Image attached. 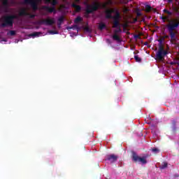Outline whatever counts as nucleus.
Segmentation results:
<instances>
[{"label": "nucleus", "instance_id": "obj_1", "mask_svg": "<svg viewBox=\"0 0 179 179\" xmlns=\"http://www.w3.org/2000/svg\"><path fill=\"white\" fill-rule=\"evenodd\" d=\"M100 8H101V9H106V10L108 9L106 3L101 4V3L96 1L94 2L92 5L87 4L85 12L87 15H90V13H93V12L99 10Z\"/></svg>", "mask_w": 179, "mask_h": 179}, {"label": "nucleus", "instance_id": "obj_2", "mask_svg": "<svg viewBox=\"0 0 179 179\" xmlns=\"http://www.w3.org/2000/svg\"><path fill=\"white\" fill-rule=\"evenodd\" d=\"M15 19H17L16 15L7 14L1 17V27H13V23H15Z\"/></svg>", "mask_w": 179, "mask_h": 179}, {"label": "nucleus", "instance_id": "obj_3", "mask_svg": "<svg viewBox=\"0 0 179 179\" xmlns=\"http://www.w3.org/2000/svg\"><path fill=\"white\" fill-rule=\"evenodd\" d=\"M149 157V155H145L143 157H139L136 152H133L132 156H131V160L134 162V163H141V164H146L148 163V161L146 159Z\"/></svg>", "mask_w": 179, "mask_h": 179}, {"label": "nucleus", "instance_id": "obj_4", "mask_svg": "<svg viewBox=\"0 0 179 179\" xmlns=\"http://www.w3.org/2000/svg\"><path fill=\"white\" fill-rule=\"evenodd\" d=\"M24 3L26 5H30L32 8L33 10H38V3L41 2L43 0H23Z\"/></svg>", "mask_w": 179, "mask_h": 179}, {"label": "nucleus", "instance_id": "obj_5", "mask_svg": "<svg viewBox=\"0 0 179 179\" xmlns=\"http://www.w3.org/2000/svg\"><path fill=\"white\" fill-rule=\"evenodd\" d=\"M113 29H116L114 30V34L113 36V40H115V41H121V38H120V36H118V33L122 31V29H121V23L119 22V26L113 27Z\"/></svg>", "mask_w": 179, "mask_h": 179}, {"label": "nucleus", "instance_id": "obj_6", "mask_svg": "<svg viewBox=\"0 0 179 179\" xmlns=\"http://www.w3.org/2000/svg\"><path fill=\"white\" fill-rule=\"evenodd\" d=\"M112 19H113L112 27H118V26H120V19H121V14L120 13V11H116L115 15H112Z\"/></svg>", "mask_w": 179, "mask_h": 179}, {"label": "nucleus", "instance_id": "obj_7", "mask_svg": "<svg viewBox=\"0 0 179 179\" xmlns=\"http://www.w3.org/2000/svg\"><path fill=\"white\" fill-rule=\"evenodd\" d=\"M169 55V51L167 50H164L162 52H157L156 53V59L158 61H164V57H166V55Z\"/></svg>", "mask_w": 179, "mask_h": 179}, {"label": "nucleus", "instance_id": "obj_8", "mask_svg": "<svg viewBox=\"0 0 179 179\" xmlns=\"http://www.w3.org/2000/svg\"><path fill=\"white\" fill-rule=\"evenodd\" d=\"M55 23L54 18L43 19L40 21V24H45V26H52Z\"/></svg>", "mask_w": 179, "mask_h": 179}, {"label": "nucleus", "instance_id": "obj_9", "mask_svg": "<svg viewBox=\"0 0 179 179\" xmlns=\"http://www.w3.org/2000/svg\"><path fill=\"white\" fill-rule=\"evenodd\" d=\"M179 26V20H176V22L169 24L167 25L169 31H174Z\"/></svg>", "mask_w": 179, "mask_h": 179}, {"label": "nucleus", "instance_id": "obj_10", "mask_svg": "<svg viewBox=\"0 0 179 179\" xmlns=\"http://www.w3.org/2000/svg\"><path fill=\"white\" fill-rule=\"evenodd\" d=\"M106 160H108V162H110V163H115V162H117V160H118V156L114 154L108 155L106 156Z\"/></svg>", "mask_w": 179, "mask_h": 179}, {"label": "nucleus", "instance_id": "obj_11", "mask_svg": "<svg viewBox=\"0 0 179 179\" xmlns=\"http://www.w3.org/2000/svg\"><path fill=\"white\" fill-rule=\"evenodd\" d=\"M43 9H44V10H46V12H48V13H56V10H55V7H50L48 6H45L43 7Z\"/></svg>", "mask_w": 179, "mask_h": 179}, {"label": "nucleus", "instance_id": "obj_12", "mask_svg": "<svg viewBox=\"0 0 179 179\" xmlns=\"http://www.w3.org/2000/svg\"><path fill=\"white\" fill-rule=\"evenodd\" d=\"M106 18V19H113V13H111V8H108L105 10Z\"/></svg>", "mask_w": 179, "mask_h": 179}, {"label": "nucleus", "instance_id": "obj_13", "mask_svg": "<svg viewBox=\"0 0 179 179\" xmlns=\"http://www.w3.org/2000/svg\"><path fill=\"white\" fill-rule=\"evenodd\" d=\"M169 34H170V37H171V41L172 43L177 41V36H176V32L169 31Z\"/></svg>", "mask_w": 179, "mask_h": 179}, {"label": "nucleus", "instance_id": "obj_14", "mask_svg": "<svg viewBox=\"0 0 179 179\" xmlns=\"http://www.w3.org/2000/svg\"><path fill=\"white\" fill-rule=\"evenodd\" d=\"M65 21V17L64 15L60 16L57 20V26L58 27H61L62 23Z\"/></svg>", "mask_w": 179, "mask_h": 179}, {"label": "nucleus", "instance_id": "obj_15", "mask_svg": "<svg viewBox=\"0 0 179 179\" xmlns=\"http://www.w3.org/2000/svg\"><path fill=\"white\" fill-rule=\"evenodd\" d=\"M71 6L73 8H74V9H76V12H77V13H79V12H80V10H82V7L80 6H79V5H77L75 3H73L71 4Z\"/></svg>", "mask_w": 179, "mask_h": 179}, {"label": "nucleus", "instance_id": "obj_16", "mask_svg": "<svg viewBox=\"0 0 179 179\" xmlns=\"http://www.w3.org/2000/svg\"><path fill=\"white\" fill-rule=\"evenodd\" d=\"M158 41L159 42V48H158L157 52H160L162 51H166V50H164V46L163 45L162 41L159 40Z\"/></svg>", "mask_w": 179, "mask_h": 179}, {"label": "nucleus", "instance_id": "obj_17", "mask_svg": "<svg viewBox=\"0 0 179 179\" xmlns=\"http://www.w3.org/2000/svg\"><path fill=\"white\" fill-rule=\"evenodd\" d=\"M152 10V6H150V5L147 4L145 5V12H147V13H149V12H150Z\"/></svg>", "mask_w": 179, "mask_h": 179}, {"label": "nucleus", "instance_id": "obj_18", "mask_svg": "<svg viewBox=\"0 0 179 179\" xmlns=\"http://www.w3.org/2000/svg\"><path fill=\"white\" fill-rule=\"evenodd\" d=\"M28 13L26 10L23 9L20 12V16H27Z\"/></svg>", "mask_w": 179, "mask_h": 179}, {"label": "nucleus", "instance_id": "obj_19", "mask_svg": "<svg viewBox=\"0 0 179 179\" xmlns=\"http://www.w3.org/2000/svg\"><path fill=\"white\" fill-rule=\"evenodd\" d=\"M82 20H83V19L81 18L80 16H78L75 20H74V22L77 24V23H79L80 22H82Z\"/></svg>", "mask_w": 179, "mask_h": 179}, {"label": "nucleus", "instance_id": "obj_20", "mask_svg": "<svg viewBox=\"0 0 179 179\" xmlns=\"http://www.w3.org/2000/svg\"><path fill=\"white\" fill-rule=\"evenodd\" d=\"M40 34H41V32H34V33L31 34L30 36L31 37H38V36H40Z\"/></svg>", "mask_w": 179, "mask_h": 179}, {"label": "nucleus", "instance_id": "obj_21", "mask_svg": "<svg viewBox=\"0 0 179 179\" xmlns=\"http://www.w3.org/2000/svg\"><path fill=\"white\" fill-rule=\"evenodd\" d=\"M151 150L152 153H155V155H157V153L160 152V150H159V148H152Z\"/></svg>", "mask_w": 179, "mask_h": 179}, {"label": "nucleus", "instance_id": "obj_22", "mask_svg": "<svg viewBox=\"0 0 179 179\" xmlns=\"http://www.w3.org/2000/svg\"><path fill=\"white\" fill-rule=\"evenodd\" d=\"M99 30H103V29H106V24H104V23H101V24L99 25Z\"/></svg>", "mask_w": 179, "mask_h": 179}, {"label": "nucleus", "instance_id": "obj_23", "mask_svg": "<svg viewBox=\"0 0 179 179\" xmlns=\"http://www.w3.org/2000/svg\"><path fill=\"white\" fill-rule=\"evenodd\" d=\"M134 59H136V62H142V59H141L138 55L134 56Z\"/></svg>", "mask_w": 179, "mask_h": 179}, {"label": "nucleus", "instance_id": "obj_24", "mask_svg": "<svg viewBox=\"0 0 179 179\" xmlns=\"http://www.w3.org/2000/svg\"><path fill=\"white\" fill-rule=\"evenodd\" d=\"M2 4L3 6H8V5H9V1L8 0H2Z\"/></svg>", "mask_w": 179, "mask_h": 179}, {"label": "nucleus", "instance_id": "obj_25", "mask_svg": "<svg viewBox=\"0 0 179 179\" xmlns=\"http://www.w3.org/2000/svg\"><path fill=\"white\" fill-rule=\"evenodd\" d=\"M50 3H51L52 6H55V5L58 4V1H57V0H52Z\"/></svg>", "mask_w": 179, "mask_h": 179}, {"label": "nucleus", "instance_id": "obj_26", "mask_svg": "<svg viewBox=\"0 0 179 179\" xmlns=\"http://www.w3.org/2000/svg\"><path fill=\"white\" fill-rule=\"evenodd\" d=\"M85 31H87V33H90L92 30H90V28L88 26H86L84 27Z\"/></svg>", "mask_w": 179, "mask_h": 179}, {"label": "nucleus", "instance_id": "obj_27", "mask_svg": "<svg viewBox=\"0 0 179 179\" xmlns=\"http://www.w3.org/2000/svg\"><path fill=\"white\" fill-rule=\"evenodd\" d=\"M168 164L166 162H164L163 165L160 167L162 170H164V169H167Z\"/></svg>", "mask_w": 179, "mask_h": 179}, {"label": "nucleus", "instance_id": "obj_28", "mask_svg": "<svg viewBox=\"0 0 179 179\" xmlns=\"http://www.w3.org/2000/svg\"><path fill=\"white\" fill-rule=\"evenodd\" d=\"M10 36H15L16 35V31L11 30L9 31Z\"/></svg>", "mask_w": 179, "mask_h": 179}, {"label": "nucleus", "instance_id": "obj_29", "mask_svg": "<svg viewBox=\"0 0 179 179\" xmlns=\"http://www.w3.org/2000/svg\"><path fill=\"white\" fill-rule=\"evenodd\" d=\"M118 11H119V10H118V9H117V8L110 9L111 13H115V14H116L117 12H118Z\"/></svg>", "mask_w": 179, "mask_h": 179}, {"label": "nucleus", "instance_id": "obj_30", "mask_svg": "<svg viewBox=\"0 0 179 179\" xmlns=\"http://www.w3.org/2000/svg\"><path fill=\"white\" fill-rule=\"evenodd\" d=\"M27 16H29L30 19H34L36 17V15L30 13H28Z\"/></svg>", "mask_w": 179, "mask_h": 179}, {"label": "nucleus", "instance_id": "obj_31", "mask_svg": "<svg viewBox=\"0 0 179 179\" xmlns=\"http://www.w3.org/2000/svg\"><path fill=\"white\" fill-rule=\"evenodd\" d=\"M68 29H69L70 30L71 29H77V30H79V27H78V25H75V27H69Z\"/></svg>", "mask_w": 179, "mask_h": 179}, {"label": "nucleus", "instance_id": "obj_32", "mask_svg": "<svg viewBox=\"0 0 179 179\" xmlns=\"http://www.w3.org/2000/svg\"><path fill=\"white\" fill-rule=\"evenodd\" d=\"M106 5H113V1H112V0H108V1L106 2Z\"/></svg>", "mask_w": 179, "mask_h": 179}, {"label": "nucleus", "instance_id": "obj_33", "mask_svg": "<svg viewBox=\"0 0 179 179\" xmlns=\"http://www.w3.org/2000/svg\"><path fill=\"white\" fill-rule=\"evenodd\" d=\"M51 34H58V31H50Z\"/></svg>", "mask_w": 179, "mask_h": 179}, {"label": "nucleus", "instance_id": "obj_34", "mask_svg": "<svg viewBox=\"0 0 179 179\" xmlns=\"http://www.w3.org/2000/svg\"><path fill=\"white\" fill-rule=\"evenodd\" d=\"M167 15H169V16H171V15H173V13H171V11L168 10V12L166 13Z\"/></svg>", "mask_w": 179, "mask_h": 179}, {"label": "nucleus", "instance_id": "obj_35", "mask_svg": "<svg viewBox=\"0 0 179 179\" xmlns=\"http://www.w3.org/2000/svg\"><path fill=\"white\" fill-rule=\"evenodd\" d=\"M52 0H45V3H51Z\"/></svg>", "mask_w": 179, "mask_h": 179}, {"label": "nucleus", "instance_id": "obj_36", "mask_svg": "<svg viewBox=\"0 0 179 179\" xmlns=\"http://www.w3.org/2000/svg\"><path fill=\"white\" fill-rule=\"evenodd\" d=\"M76 3H80V0H75Z\"/></svg>", "mask_w": 179, "mask_h": 179}, {"label": "nucleus", "instance_id": "obj_37", "mask_svg": "<svg viewBox=\"0 0 179 179\" xmlns=\"http://www.w3.org/2000/svg\"><path fill=\"white\" fill-rule=\"evenodd\" d=\"M137 16H142V13L138 12V13H137Z\"/></svg>", "mask_w": 179, "mask_h": 179}, {"label": "nucleus", "instance_id": "obj_38", "mask_svg": "<svg viewBox=\"0 0 179 179\" xmlns=\"http://www.w3.org/2000/svg\"><path fill=\"white\" fill-rule=\"evenodd\" d=\"M134 38H139V35H135Z\"/></svg>", "mask_w": 179, "mask_h": 179}, {"label": "nucleus", "instance_id": "obj_39", "mask_svg": "<svg viewBox=\"0 0 179 179\" xmlns=\"http://www.w3.org/2000/svg\"><path fill=\"white\" fill-rule=\"evenodd\" d=\"M168 11H169V10H167V9L164 10V13H167Z\"/></svg>", "mask_w": 179, "mask_h": 179}, {"label": "nucleus", "instance_id": "obj_40", "mask_svg": "<svg viewBox=\"0 0 179 179\" xmlns=\"http://www.w3.org/2000/svg\"><path fill=\"white\" fill-rule=\"evenodd\" d=\"M134 22H138V19L137 18H135L134 20Z\"/></svg>", "mask_w": 179, "mask_h": 179}, {"label": "nucleus", "instance_id": "obj_41", "mask_svg": "<svg viewBox=\"0 0 179 179\" xmlns=\"http://www.w3.org/2000/svg\"><path fill=\"white\" fill-rule=\"evenodd\" d=\"M144 45H148V42H145Z\"/></svg>", "mask_w": 179, "mask_h": 179}, {"label": "nucleus", "instance_id": "obj_42", "mask_svg": "<svg viewBox=\"0 0 179 179\" xmlns=\"http://www.w3.org/2000/svg\"><path fill=\"white\" fill-rule=\"evenodd\" d=\"M0 10H1V8H0Z\"/></svg>", "mask_w": 179, "mask_h": 179}]
</instances>
